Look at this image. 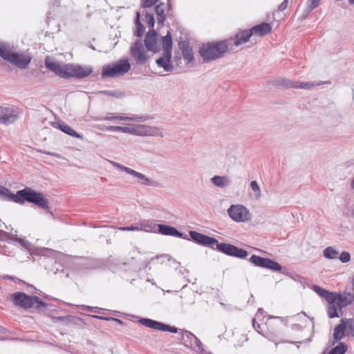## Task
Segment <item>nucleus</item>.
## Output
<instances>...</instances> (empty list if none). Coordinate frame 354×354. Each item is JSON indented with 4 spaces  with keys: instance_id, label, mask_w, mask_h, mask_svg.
<instances>
[{
    "instance_id": "obj_12",
    "label": "nucleus",
    "mask_w": 354,
    "mask_h": 354,
    "mask_svg": "<svg viewBox=\"0 0 354 354\" xmlns=\"http://www.w3.org/2000/svg\"><path fill=\"white\" fill-rule=\"evenodd\" d=\"M249 261L255 266L267 268L272 271L279 272L282 270V266L277 262L255 254L250 257Z\"/></svg>"
},
{
    "instance_id": "obj_18",
    "label": "nucleus",
    "mask_w": 354,
    "mask_h": 354,
    "mask_svg": "<svg viewBox=\"0 0 354 354\" xmlns=\"http://www.w3.org/2000/svg\"><path fill=\"white\" fill-rule=\"evenodd\" d=\"M31 58L29 57H25L23 55H19L17 53H15L9 62L15 65L16 66L25 69L28 67L30 64Z\"/></svg>"
},
{
    "instance_id": "obj_55",
    "label": "nucleus",
    "mask_w": 354,
    "mask_h": 354,
    "mask_svg": "<svg viewBox=\"0 0 354 354\" xmlns=\"http://www.w3.org/2000/svg\"><path fill=\"white\" fill-rule=\"evenodd\" d=\"M105 130L109 131H114V126H108L106 127Z\"/></svg>"
},
{
    "instance_id": "obj_39",
    "label": "nucleus",
    "mask_w": 354,
    "mask_h": 354,
    "mask_svg": "<svg viewBox=\"0 0 354 354\" xmlns=\"http://www.w3.org/2000/svg\"><path fill=\"white\" fill-rule=\"evenodd\" d=\"M182 53L184 59L187 60L189 62L194 59V55L191 48L185 50L183 49V52H182Z\"/></svg>"
},
{
    "instance_id": "obj_4",
    "label": "nucleus",
    "mask_w": 354,
    "mask_h": 354,
    "mask_svg": "<svg viewBox=\"0 0 354 354\" xmlns=\"http://www.w3.org/2000/svg\"><path fill=\"white\" fill-rule=\"evenodd\" d=\"M272 27L270 24L263 22L259 25L252 27L250 30H245L237 32L234 38V46L246 43L252 35L263 37L271 32Z\"/></svg>"
},
{
    "instance_id": "obj_16",
    "label": "nucleus",
    "mask_w": 354,
    "mask_h": 354,
    "mask_svg": "<svg viewBox=\"0 0 354 354\" xmlns=\"http://www.w3.org/2000/svg\"><path fill=\"white\" fill-rule=\"evenodd\" d=\"M189 235L195 243L203 246H211L212 249H214L213 245L217 243V239L215 238L208 236L198 232L190 231Z\"/></svg>"
},
{
    "instance_id": "obj_6",
    "label": "nucleus",
    "mask_w": 354,
    "mask_h": 354,
    "mask_svg": "<svg viewBox=\"0 0 354 354\" xmlns=\"http://www.w3.org/2000/svg\"><path fill=\"white\" fill-rule=\"evenodd\" d=\"M131 68V65L127 59H121L112 64L104 66L102 71V76L104 78L116 77L124 75Z\"/></svg>"
},
{
    "instance_id": "obj_5",
    "label": "nucleus",
    "mask_w": 354,
    "mask_h": 354,
    "mask_svg": "<svg viewBox=\"0 0 354 354\" xmlns=\"http://www.w3.org/2000/svg\"><path fill=\"white\" fill-rule=\"evenodd\" d=\"M162 46L163 55L156 60V64L159 67L163 68L165 71L169 72L173 70V66L171 62L172 39L169 31L162 37Z\"/></svg>"
},
{
    "instance_id": "obj_23",
    "label": "nucleus",
    "mask_w": 354,
    "mask_h": 354,
    "mask_svg": "<svg viewBox=\"0 0 354 354\" xmlns=\"http://www.w3.org/2000/svg\"><path fill=\"white\" fill-rule=\"evenodd\" d=\"M53 127L57 129H59L61 131L64 132L65 133L71 136L74 138H82V136L77 133L75 130H73L71 127L65 124L64 122L60 121L58 122L53 123Z\"/></svg>"
},
{
    "instance_id": "obj_19",
    "label": "nucleus",
    "mask_w": 354,
    "mask_h": 354,
    "mask_svg": "<svg viewBox=\"0 0 354 354\" xmlns=\"http://www.w3.org/2000/svg\"><path fill=\"white\" fill-rule=\"evenodd\" d=\"M157 232L164 235H169L179 238H182L183 236V233L178 231L175 227L163 224H158Z\"/></svg>"
},
{
    "instance_id": "obj_57",
    "label": "nucleus",
    "mask_w": 354,
    "mask_h": 354,
    "mask_svg": "<svg viewBox=\"0 0 354 354\" xmlns=\"http://www.w3.org/2000/svg\"><path fill=\"white\" fill-rule=\"evenodd\" d=\"M350 3L353 4L354 3V0H349Z\"/></svg>"
},
{
    "instance_id": "obj_54",
    "label": "nucleus",
    "mask_w": 354,
    "mask_h": 354,
    "mask_svg": "<svg viewBox=\"0 0 354 354\" xmlns=\"http://www.w3.org/2000/svg\"><path fill=\"white\" fill-rule=\"evenodd\" d=\"M167 7H168V10H167V12H169L170 10H171V0H167Z\"/></svg>"
},
{
    "instance_id": "obj_47",
    "label": "nucleus",
    "mask_w": 354,
    "mask_h": 354,
    "mask_svg": "<svg viewBox=\"0 0 354 354\" xmlns=\"http://www.w3.org/2000/svg\"><path fill=\"white\" fill-rule=\"evenodd\" d=\"M119 230L121 231H139V225L138 224H136L127 227H121Z\"/></svg>"
},
{
    "instance_id": "obj_60",
    "label": "nucleus",
    "mask_w": 354,
    "mask_h": 354,
    "mask_svg": "<svg viewBox=\"0 0 354 354\" xmlns=\"http://www.w3.org/2000/svg\"><path fill=\"white\" fill-rule=\"evenodd\" d=\"M277 346H278V343H276L275 346L277 347Z\"/></svg>"
},
{
    "instance_id": "obj_22",
    "label": "nucleus",
    "mask_w": 354,
    "mask_h": 354,
    "mask_svg": "<svg viewBox=\"0 0 354 354\" xmlns=\"http://www.w3.org/2000/svg\"><path fill=\"white\" fill-rule=\"evenodd\" d=\"M101 120H127V121H136V122H144L147 120V118L145 116H136V117H129L124 115H108L104 118H100Z\"/></svg>"
},
{
    "instance_id": "obj_49",
    "label": "nucleus",
    "mask_w": 354,
    "mask_h": 354,
    "mask_svg": "<svg viewBox=\"0 0 354 354\" xmlns=\"http://www.w3.org/2000/svg\"><path fill=\"white\" fill-rule=\"evenodd\" d=\"M133 131H134L133 124H132L130 127H122L121 132L133 135Z\"/></svg>"
},
{
    "instance_id": "obj_51",
    "label": "nucleus",
    "mask_w": 354,
    "mask_h": 354,
    "mask_svg": "<svg viewBox=\"0 0 354 354\" xmlns=\"http://www.w3.org/2000/svg\"><path fill=\"white\" fill-rule=\"evenodd\" d=\"M288 4V0H284L279 6H278V10L280 12H282L285 10Z\"/></svg>"
},
{
    "instance_id": "obj_1",
    "label": "nucleus",
    "mask_w": 354,
    "mask_h": 354,
    "mask_svg": "<svg viewBox=\"0 0 354 354\" xmlns=\"http://www.w3.org/2000/svg\"><path fill=\"white\" fill-rule=\"evenodd\" d=\"M0 198L14 201L19 204H24L26 201L34 203L44 209L48 208V201L41 192H38L30 187H25L12 194L4 187H0Z\"/></svg>"
},
{
    "instance_id": "obj_26",
    "label": "nucleus",
    "mask_w": 354,
    "mask_h": 354,
    "mask_svg": "<svg viewBox=\"0 0 354 354\" xmlns=\"http://www.w3.org/2000/svg\"><path fill=\"white\" fill-rule=\"evenodd\" d=\"M140 323H141L142 325L156 330H161L162 328L163 327V323L159 322L151 319L148 318H142L140 320Z\"/></svg>"
},
{
    "instance_id": "obj_53",
    "label": "nucleus",
    "mask_w": 354,
    "mask_h": 354,
    "mask_svg": "<svg viewBox=\"0 0 354 354\" xmlns=\"http://www.w3.org/2000/svg\"><path fill=\"white\" fill-rule=\"evenodd\" d=\"M45 153L48 154V155H50V156H55V157H59V154L56 153H54V152H44Z\"/></svg>"
},
{
    "instance_id": "obj_10",
    "label": "nucleus",
    "mask_w": 354,
    "mask_h": 354,
    "mask_svg": "<svg viewBox=\"0 0 354 354\" xmlns=\"http://www.w3.org/2000/svg\"><path fill=\"white\" fill-rule=\"evenodd\" d=\"M215 245L219 252L230 257L244 259L248 254L246 250L230 243H218L217 241V243H216Z\"/></svg>"
},
{
    "instance_id": "obj_11",
    "label": "nucleus",
    "mask_w": 354,
    "mask_h": 354,
    "mask_svg": "<svg viewBox=\"0 0 354 354\" xmlns=\"http://www.w3.org/2000/svg\"><path fill=\"white\" fill-rule=\"evenodd\" d=\"M227 213L236 222H245L251 218L249 210L242 205H232L228 208Z\"/></svg>"
},
{
    "instance_id": "obj_25",
    "label": "nucleus",
    "mask_w": 354,
    "mask_h": 354,
    "mask_svg": "<svg viewBox=\"0 0 354 354\" xmlns=\"http://www.w3.org/2000/svg\"><path fill=\"white\" fill-rule=\"evenodd\" d=\"M139 231H144L146 232H156L158 229V224L154 223L151 221H144L138 223Z\"/></svg>"
},
{
    "instance_id": "obj_37",
    "label": "nucleus",
    "mask_w": 354,
    "mask_h": 354,
    "mask_svg": "<svg viewBox=\"0 0 354 354\" xmlns=\"http://www.w3.org/2000/svg\"><path fill=\"white\" fill-rule=\"evenodd\" d=\"M133 135L138 136H145L146 125L133 124Z\"/></svg>"
},
{
    "instance_id": "obj_29",
    "label": "nucleus",
    "mask_w": 354,
    "mask_h": 354,
    "mask_svg": "<svg viewBox=\"0 0 354 354\" xmlns=\"http://www.w3.org/2000/svg\"><path fill=\"white\" fill-rule=\"evenodd\" d=\"M155 11L158 16V19H157L158 24L162 25L165 20V18H166V15L165 14V3H160L159 4H158L155 8Z\"/></svg>"
},
{
    "instance_id": "obj_17",
    "label": "nucleus",
    "mask_w": 354,
    "mask_h": 354,
    "mask_svg": "<svg viewBox=\"0 0 354 354\" xmlns=\"http://www.w3.org/2000/svg\"><path fill=\"white\" fill-rule=\"evenodd\" d=\"M31 58L29 57H25L23 55H19L17 53H15L9 62L15 65L16 66L25 69L28 67L30 64Z\"/></svg>"
},
{
    "instance_id": "obj_32",
    "label": "nucleus",
    "mask_w": 354,
    "mask_h": 354,
    "mask_svg": "<svg viewBox=\"0 0 354 354\" xmlns=\"http://www.w3.org/2000/svg\"><path fill=\"white\" fill-rule=\"evenodd\" d=\"M344 326L343 324H339L334 328L333 337L335 341L341 340L345 336Z\"/></svg>"
},
{
    "instance_id": "obj_59",
    "label": "nucleus",
    "mask_w": 354,
    "mask_h": 354,
    "mask_svg": "<svg viewBox=\"0 0 354 354\" xmlns=\"http://www.w3.org/2000/svg\"><path fill=\"white\" fill-rule=\"evenodd\" d=\"M252 322H253V325L254 326V322H255V319H253Z\"/></svg>"
},
{
    "instance_id": "obj_45",
    "label": "nucleus",
    "mask_w": 354,
    "mask_h": 354,
    "mask_svg": "<svg viewBox=\"0 0 354 354\" xmlns=\"http://www.w3.org/2000/svg\"><path fill=\"white\" fill-rule=\"evenodd\" d=\"M339 258L342 263H347L351 260V255L347 252H343Z\"/></svg>"
},
{
    "instance_id": "obj_28",
    "label": "nucleus",
    "mask_w": 354,
    "mask_h": 354,
    "mask_svg": "<svg viewBox=\"0 0 354 354\" xmlns=\"http://www.w3.org/2000/svg\"><path fill=\"white\" fill-rule=\"evenodd\" d=\"M75 64H63L60 77L65 79L74 77Z\"/></svg>"
},
{
    "instance_id": "obj_38",
    "label": "nucleus",
    "mask_w": 354,
    "mask_h": 354,
    "mask_svg": "<svg viewBox=\"0 0 354 354\" xmlns=\"http://www.w3.org/2000/svg\"><path fill=\"white\" fill-rule=\"evenodd\" d=\"M250 187L252 191L254 192V198L256 199H259L261 196L260 187L257 183V181L253 180L250 183Z\"/></svg>"
},
{
    "instance_id": "obj_33",
    "label": "nucleus",
    "mask_w": 354,
    "mask_h": 354,
    "mask_svg": "<svg viewBox=\"0 0 354 354\" xmlns=\"http://www.w3.org/2000/svg\"><path fill=\"white\" fill-rule=\"evenodd\" d=\"M323 254L324 257L328 259H336L339 255V252L332 247L326 248Z\"/></svg>"
},
{
    "instance_id": "obj_7",
    "label": "nucleus",
    "mask_w": 354,
    "mask_h": 354,
    "mask_svg": "<svg viewBox=\"0 0 354 354\" xmlns=\"http://www.w3.org/2000/svg\"><path fill=\"white\" fill-rule=\"evenodd\" d=\"M111 165L116 169L124 171L127 174L132 176L133 178H136L137 183L141 185H146V186H151V187H158L159 186V183L157 182L155 180H153L151 178H148L145 174L140 173L138 171H136L129 167H127L126 166L122 165L121 164L110 161Z\"/></svg>"
},
{
    "instance_id": "obj_44",
    "label": "nucleus",
    "mask_w": 354,
    "mask_h": 354,
    "mask_svg": "<svg viewBox=\"0 0 354 354\" xmlns=\"http://www.w3.org/2000/svg\"><path fill=\"white\" fill-rule=\"evenodd\" d=\"M190 333L189 331H187V330H180V332H179V335H180V342L182 344H185V346H188V341L190 342V339H187L186 336L184 337V338H183V333Z\"/></svg>"
},
{
    "instance_id": "obj_52",
    "label": "nucleus",
    "mask_w": 354,
    "mask_h": 354,
    "mask_svg": "<svg viewBox=\"0 0 354 354\" xmlns=\"http://www.w3.org/2000/svg\"><path fill=\"white\" fill-rule=\"evenodd\" d=\"M180 48L182 52H183V49L185 50L187 48H189L190 47H189V44L185 41V42L180 43Z\"/></svg>"
},
{
    "instance_id": "obj_50",
    "label": "nucleus",
    "mask_w": 354,
    "mask_h": 354,
    "mask_svg": "<svg viewBox=\"0 0 354 354\" xmlns=\"http://www.w3.org/2000/svg\"><path fill=\"white\" fill-rule=\"evenodd\" d=\"M96 318L97 319H102V320H113V321H115V322L117 323H119V324H122V322L119 319H117V318H113V317H102V316H95Z\"/></svg>"
},
{
    "instance_id": "obj_13",
    "label": "nucleus",
    "mask_w": 354,
    "mask_h": 354,
    "mask_svg": "<svg viewBox=\"0 0 354 354\" xmlns=\"http://www.w3.org/2000/svg\"><path fill=\"white\" fill-rule=\"evenodd\" d=\"M19 115V110L14 106L1 108L0 124L10 125L17 120Z\"/></svg>"
},
{
    "instance_id": "obj_41",
    "label": "nucleus",
    "mask_w": 354,
    "mask_h": 354,
    "mask_svg": "<svg viewBox=\"0 0 354 354\" xmlns=\"http://www.w3.org/2000/svg\"><path fill=\"white\" fill-rule=\"evenodd\" d=\"M145 21L148 26L153 30L155 19L152 14L148 12L145 14Z\"/></svg>"
},
{
    "instance_id": "obj_43",
    "label": "nucleus",
    "mask_w": 354,
    "mask_h": 354,
    "mask_svg": "<svg viewBox=\"0 0 354 354\" xmlns=\"http://www.w3.org/2000/svg\"><path fill=\"white\" fill-rule=\"evenodd\" d=\"M178 330H180L178 328L165 324H163V327L162 328V331H169L173 333H176Z\"/></svg>"
},
{
    "instance_id": "obj_9",
    "label": "nucleus",
    "mask_w": 354,
    "mask_h": 354,
    "mask_svg": "<svg viewBox=\"0 0 354 354\" xmlns=\"http://www.w3.org/2000/svg\"><path fill=\"white\" fill-rule=\"evenodd\" d=\"M321 84H322L320 83H314L310 82H292L290 80L284 77L278 78L273 82L274 86H281L287 88H294L310 89Z\"/></svg>"
},
{
    "instance_id": "obj_58",
    "label": "nucleus",
    "mask_w": 354,
    "mask_h": 354,
    "mask_svg": "<svg viewBox=\"0 0 354 354\" xmlns=\"http://www.w3.org/2000/svg\"><path fill=\"white\" fill-rule=\"evenodd\" d=\"M103 93H108L109 94L110 93V91H104Z\"/></svg>"
},
{
    "instance_id": "obj_15",
    "label": "nucleus",
    "mask_w": 354,
    "mask_h": 354,
    "mask_svg": "<svg viewBox=\"0 0 354 354\" xmlns=\"http://www.w3.org/2000/svg\"><path fill=\"white\" fill-rule=\"evenodd\" d=\"M351 302H352L351 299H347V298L345 297L339 296L338 298V300H337V303L328 304V307H327L328 316L330 318H334L336 317H339V315L337 314V310H339V311H341L342 306H345L347 304H351Z\"/></svg>"
},
{
    "instance_id": "obj_2",
    "label": "nucleus",
    "mask_w": 354,
    "mask_h": 354,
    "mask_svg": "<svg viewBox=\"0 0 354 354\" xmlns=\"http://www.w3.org/2000/svg\"><path fill=\"white\" fill-rule=\"evenodd\" d=\"M232 44L234 45V39L215 43L209 42L201 46L199 53L205 62H209L223 57L226 52L232 48Z\"/></svg>"
},
{
    "instance_id": "obj_27",
    "label": "nucleus",
    "mask_w": 354,
    "mask_h": 354,
    "mask_svg": "<svg viewBox=\"0 0 354 354\" xmlns=\"http://www.w3.org/2000/svg\"><path fill=\"white\" fill-rule=\"evenodd\" d=\"M15 53L11 51L10 46L6 44H3L0 42V57L3 59L10 62L12 58V56Z\"/></svg>"
},
{
    "instance_id": "obj_31",
    "label": "nucleus",
    "mask_w": 354,
    "mask_h": 354,
    "mask_svg": "<svg viewBox=\"0 0 354 354\" xmlns=\"http://www.w3.org/2000/svg\"><path fill=\"white\" fill-rule=\"evenodd\" d=\"M145 136L163 137V133L158 127L146 125Z\"/></svg>"
},
{
    "instance_id": "obj_34",
    "label": "nucleus",
    "mask_w": 354,
    "mask_h": 354,
    "mask_svg": "<svg viewBox=\"0 0 354 354\" xmlns=\"http://www.w3.org/2000/svg\"><path fill=\"white\" fill-rule=\"evenodd\" d=\"M136 30L135 31L134 35L138 37H141L144 33L145 30V26L140 23V13L137 12L136 19Z\"/></svg>"
},
{
    "instance_id": "obj_8",
    "label": "nucleus",
    "mask_w": 354,
    "mask_h": 354,
    "mask_svg": "<svg viewBox=\"0 0 354 354\" xmlns=\"http://www.w3.org/2000/svg\"><path fill=\"white\" fill-rule=\"evenodd\" d=\"M130 55L138 65L145 64L149 57L141 39H137L132 44Z\"/></svg>"
},
{
    "instance_id": "obj_30",
    "label": "nucleus",
    "mask_w": 354,
    "mask_h": 354,
    "mask_svg": "<svg viewBox=\"0 0 354 354\" xmlns=\"http://www.w3.org/2000/svg\"><path fill=\"white\" fill-rule=\"evenodd\" d=\"M185 336H186L187 339H190V343L192 342V340H194L196 347L198 348V351L201 352V353H203L205 351V350L203 347V343L193 333H184L183 335V338H184Z\"/></svg>"
},
{
    "instance_id": "obj_56",
    "label": "nucleus",
    "mask_w": 354,
    "mask_h": 354,
    "mask_svg": "<svg viewBox=\"0 0 354 354\" xmlns=\"http://www.w3.org/2000/svg\"><path fill=\"white\" fill-rule=\"evenodd\" d=\"M122 127L114 126V131L121 132Z\"/></svg>"
},
{
    "instance_id": "obj_3",
    "label": "nucleus",
    "mask_w": 354,
    "mask_h": 354,
    "mask_svg": "<svg viewBox=\"0 0 354 354\" xmlns=\"http://www.w3.org/2000/svg\"><path fill=\"white\" fill-rule=\"evenodd\" d=\"M8 299L12 301L15 306L24 310L32 308L35 304H36L35 308L37 309H40L47 306L46 304L38 297L29 296L21 292H16L10 294Z\"/></svg>"
},
{
    "instance_id": "obj_20",
    "label": "nucleus",
    "mask_w": 354,
    "mask_h": 354,
    "mask_svg": "<svg viewBox=\"0 0 354 354\" xmlns=\"http://www.w3.org/2000/svg\"><path fill=\"white\" fill-rule=\"evenodd\" d=\"M210 181L214 185L222 189L229 187L232 183L228 176H214L210 178Z\"/></svg>"
},
{
    "instance_id": "obj_24",
    "label": "nucleus",
    "mask_w": 354,
    "mask_h": 354,
    "mask_svg": "<svg viewBox=\"0 0 354 354\" xmlns=\"http://www.w3.org/2000/svg\"><path fill=\"white\" fill-rule=\"evenodd\" d=\"M93 72L91 66L75 65L74 77L84 78L88 77Z\"/></svg>"
},
{
    "instance_id": "obj_42",
    "label": "nucleus",
    "mask_w": 354,
    "mask_h": 354,
    "mask_svg": "<svg viewBox=\"0 0 354 354\" xmlns=\"http://www.w3.org/2000/svg\"><path fill=\"white\" fill-rule=\"evenodd\" d=\"M313 289L315 290V292H317L320 297L323 298L325 297V295L328 292V290L316 285L313 286Z\"/></svg>"
},
{
    "instance_id": "obj_36",
    "label": "nucleus",
    "mask_w": 354,
    "mask_h": 354,
    "mask_svg": "<svg viewBox=\"0 0 354 354\" xmlns=\"http://www.w3.org/2000/svg\"><path fill=\"white\" fill-rule=\"evenodd\" d=\"M339 296L341 295L339 294L328 291L325 295L324 299L328 302V304H335L337 303V300Z\"/></svg>"
},
{
    "instance_id": "obj_21",
    "label": "nucleus",
    "mask_w": 354,
    "mask_h": 354,
    "mask_svg": "<svg viewBox=\"0 0 354 354\" xmlns=\"http://www.w3.org/2000/svg\"><path fill=\"white\" fill-rule=\"evenodd\" d=\"M45 66L48 70L60 77L62 65L56 62L53 58L48 56L46 57L45 59Z\"/></svg>"
},
{
    "instance_id": "obj_35",
    "label": "nucleus",
    "mask_w": 354,
    "mask_h": 354,
    "mask_svg": "<svg viewBox=\"0 0 354 354\" xmlns=\"http://www.w3.org/2000/svg\"><path fill=\"white\" fill-rule=\"evenodd\" d=\"M346 350L347 345L344 342H340L337 346L333 348L328 354H344Z\"/></svg>"
},
{
    "instance_id": "obj_40",
    "label": "nucleus",
    "mask_w": 354,
    "mask_h": 354,
    "mask_svg": "<svg viewBox=\"0 0 354 354\" xmlns=\"http://www.w3.org/2000/svg\"><path fill=\"white\" fill-rule=\"evenodd\" d=\"M340 323L344 324V330L346 331L352 330L354 327V322L351 319L345 320L342 319Z\"/></svg>"
},
{
    "instance_id": "obj_46",
    "label": "nucleus",
    "mask_w": 354,
    "mask_h": 354,
    "mask_svg": "<svg viewBox=\"0 0 354 354\" xmlns=\"http://www.w3.org/2000/svg\"><path fill=\"white\" fill-rule=\"evenodd\" d=\"M158 0H142V6L144 8H150L155 5Z\"/></svg>"
},
{
    "instance_id": "obj_14",
    "label": "nucleus",
    "mask_w": 354,
    "mask_h": 354,
    "mask_svg": "<svg viewBox=\"0 0 354 354\" xmlns=\"http://www.w3.org/2000/svg\"><path fill=\"white\" fill-rule=\"evenodd\" d=\"M147 51L156 53L160 51V48L158 43V33L154 30H149L145 35V44Z\"/></svg>"
},
{
    "instance_id": "obj_48",
    "label": "nucleus",
    "mask_w": 354,
    "mask_h": 354,
    "mask_svg": "<svg viewBox=\"0 0 354 354\" xmlns=\"http://www.w3.org/2000/svg\"><path fill=\"white\" fill-rule=\"evenodd\" d=\"M320 0H308V8L310 10H312L317 8L319 4Z\"/></svg>"
}]
</instances>
